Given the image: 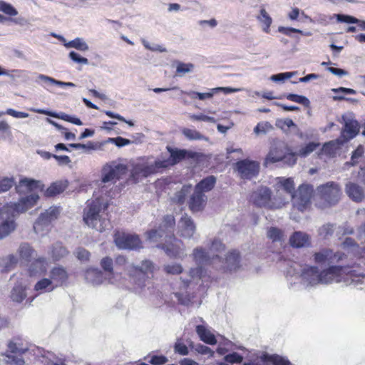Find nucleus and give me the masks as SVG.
Segmentation results:
<instances>
[{
	"label": "nucleus",
	"mask_w": 365,
	"mask_h": 365,
	"mask_svg": "<svg viewBox=\"0 0 365 365\" xmlns=\"http://www.w3.org/2000/svg\"><path fill=\"white\" fill-rule=\"evenodd\" d=\"M39 196L30 194L21 197L16 202L6 203L0 207V240L11 235L17 227L16 219L37 203Z\"/></svg>",
	"instance_id": "nucleus-1"
},
{
	"label": "nucleus",
	"mask_w": 365,
	"mask_h": 365,
	"mask_svg": "<svg viewBox=\"0 0 365 365\" xmlns=\"http://www.w3.org/2000/svg\"><path fill=\"white\" fill-rule=\"evenodd\" d=\"M166 150L170 153L169 158L163 160H157L158 165H160L162 171L166 168L177 165L183 160L195 159L198 155L197 152L173 148L170 145L166 147Z\"/></svg>",
	"instance_id": "nucleus-2"
},
{
	"label": "nucleus",
	"mask_w": 365,
	"mask_h": 365,
	"mask_svg": "<svg viewBox=\"0 0 365 365\" xmlns=\"http://www.w3.org/2000/svg\"><path fill=\"white\" fill-rule=\"evenodd\" d=\"M317 195L329 207L336 205L341 195L339 185L329 181L317 187Z\"/></svg>",
	"instance_id": "nucleus-3"
},
{
	"label": "nucleus",
	"mask_w": 365,
	"mask_h": 365,
	"mask_svg": "<svg viewBox=\"0 0 365 365\" xmlns=\"http://www.w3.org/2000/svg\"><path fill=\"white\" fill-rule=\"evenodd\" d=\"M175 227V220L173 215H166L163 217L162 222L157 229H152L148 232V237L150 240L157 238L175 239L174 231Z\"/></svg>",
	"instance_id": "nucleus-4"
},
{
	"label": "nucleus",
	"mask_w": 365,
	"mask_h": 365,
	"mask_svg": "<svg viewBox=\"0 0 365 365\" xmlns=\"http://www.w3.org/2000/svg\"><path fill=\"white\" fill-rule=\"evenodd\" d=\"M259 163L250 159H242L235 164V170L241 179L250 180L256 178L259 173Z\"/></svg>",
	"instance_id": "nucleus-5"
},
{
	"label": "nucleus",
	"mask_w": 365,
	"mask_h": 365,
	"mask_svg": "<svg viewBox=\"0 0 365 365\" xmlns=\"http://www.w3.org/2000/svg\"><path fill=\"white\" fill-rule=\"evenodd\" d=\"M101 211V205L99 202H92L84 210L83 221L90 227L103 232L105 229L100 223V212Z\"/></svg>",
	"instance_id": "nucleus-6"
},
{
	"label": "nucleus",
	"mask_w": 365,
	"mask_h": 365,
	"mask_svg": "<svg viewBox=\"0 0 365 365\" xmlns=\"http://www.w3.org/2000/svg\"><path fill=\"white\" fill-rule=\"evenodd\" d=\"M114 242L120 250H139L143 247L140 239L135 234L124 232L115 234Z\"/></svg>",
	"instance_id": "nucleus-7"
},
{
	"label": "nucleus",
	"mask_w": 365,
	"mask_h": 365,
	"mask_svg": "<svg viewBox=\"0 0 365 365\" xmlns=\"http://www.w3.org/2000/svg\"><path fill=\"white\" fill-rule=\"evenodd\" d=\"M159 172H162V170L160 165H158V160H155L151 164L148 163L135 164L131 170L130 176L135 182H138Z\"/></svg>",
	"instance_id": "nucleus-8"
},
{
	"label": "nucleus",
	"mask_w": 365,
	"mask_h": 365,
	"mask_svg": "<svg viewBox=\"0 0 365 365\" xmlns=\"http://www.w3.org/2000/svg\"><path fill=\"white\" fill-rule=\"evenodd\" d=\"M127 167L121 163H113L111 164L105 165L101 170V182L107 183L109 182L116 181L120 177L125 174Z\"/></svg>",
	"instance_id": "nucleus-9"
},
{
	"label": "nucleus",
	"mask_w": 365,
	"mask_h": 365,
	"mask_svg": "<svg viewBox=\"0 0 365 365\" xmlns=\"http://www.w3.org/2000/svg\"><path fill=\"white\" fill-rule=\"evenodd\" d=\"M314 192V187L309 184H302L297 190V195L294 196L295 204L299 210H304L310 203L311 197Z\"/></svg>",
	"instance_id": "nucleus-10"
},
{
	"label": "nucleus",
	"mask_w": 365,
	"mask_h": 365,
	"mask_svg": "<svg viewBox=\"0 0 365 365\" xmlns=\"http://www.w3.org/2000/svg\"><path fill=\"white\" fill-rule=\"evenodd\" d=\"M240 254L236 250L230 251L222 262V268L225 272H236L240 267Z\"/></svg>",
	"instance_id": "nucleus-11"
},
{
	"label": "nucleus",
	"mask_w": 365,
	"mask_h": 365,
	"mask_svg": "<svg viewBox=\"0 0 365 365\" xmlns=\"http://www.w3.org/2000/svg\"><path fill=\"white\" fill-rule=\"evenodd\" d=\"M342 122L344 123V130L346 132L349 138L356 137L359 132V124L356 120L354 119L353 113H348L342 115Z\"/></svg>",
	"instance_id": "nucleus-12"
},
{
	"label": "nucleus",
	"mask_w": 365,
	"mask_h": 365,
	"mask_svg": "<svg viewBox=\"0 0 365 365\" xmlns=\"http://www.w3.org/2000/svg\"><path fill=\"white\" fill-rule=\"evenodd\" d=\"M61 212L60 207L52 206L41 213L34 224V229L37 225H48L51 222L56 220Z\"/></svg>",
	"instance_id": "nucleus-13"
},
{
	"label": "nucleus",
	"mask_w": 365,
	"mask_h": 365,
	"mask_svg": "<svg viewBox=\"0 0 365 365\" xmlns=\"http://www.w3.org/2000/svg\"><path fill=\"white\" fill-rule=\"evenodd\" d=\"M271 194L269 188L263 187L252 193L251 200L257 207H265L271 199Z\"/></svg>",
	"instance_id": "nucleus-14"
},
{
	"label": "nucleus",
	"mask_w": 365,
	"mask_h": 365,
	"mask_svg": "<svg viewBox=\"0 0 365 365\" xmlns=\"http://www.w3.org/2000/svg\"><path fill=\"white\" fill-rule=\"evenodd\" d=\"M289 245L294 248L308 247L311 246V237L302 231L294 232L289 240Z\"/></svg>",
	"instance_id": "nucleus-15"
},
{
	"label": "nucleus",
	"mask_w": 365,
	"mask_h": 365,
	"mask_svg": "<svg viewBox=\"0 0 365 365\" xmlns=\"http://www.w3.org/2000/svg\"><path fill=\"white\" fill-rule=\"evenodd\" d=\"M319 273L317 266H309L302 269L301 277L307 285L314 286L320 282Z\"/></svg>",
	"instance_id": "nucleus-16"
},
{
	"label": "nucleus",
	"mask_w": 365,
	"mask_h": 365,
	"mask_svg": "<svg viewBox=\"0 0 365 365\" xmlns=\"http://www.w3.org/2000/svg\"><path fill=\"white\" fill-rule=\"evenodd\" d=\"M179 226L181 236L185 238H191L195 232L196 227L194 221L187 214L182 216L179 222Z\"/></svg>",
	"instance_id": "nucleus-17"
},
{
	"label": "nucleus",
	"mask_w": 365,
	"mask_h": 365,
	"mask_svg": "<svg viewBox=\"0 0 365 365\" xmlns=\"http://www.w3.org/2000/svg\"><path fill=\"white\" fill-rule=\"evenodd\" d=\"M345 191L349 198L354 202H359L365 198L364 188L356 182H348L346 183Z\"/></svg>",
	"instance_id": "nucleus-18"
},
{
	"label": "nucleus",
	"mask_w": 365,
	"mask_h": 365,
	"mask_svg": "<svg viewBox=\"0 0 365 365\" xmlns=\"http://www.w3.org/2000/svg\"><path fill=\"white\" fill-rule=\"evenodd\" d=\"M205 198L206 197L204 193L194 189L188 202L190 210L192 212H197L202 210L205 205L204 203L205 202Z\"/></svg>",
	"instance_id": "nucleus-19"
},
{
	"label": "nucleus",
	"mask_w": 365,
	"mask_h": 365,
	"mask_svg": "<svg viewBox=\"0 0 365 365\" xmlns=\"http://www.w3.org/2000/svg\"><path fill=\"white\" fill-rule=\"evenodd\" d=\"M68 180H58L52 182L45 190L44 195L46 197H53L62 193L68 187Z\"/></svg>",
	"instance_id": "nucleus-20"
},
{
	"label": "nucleus",
	"mask_w": 365,
	"mask_h": 365,
	"mask_svg": "<svg viewBox=\"0 0 365 365\" xmlns=\"http://www.w3.org/2000/svg\"><path fill=\"white\" fill-rule=\"evenodd\" d=\"M50 279L54 282H56L57 284L55 286L56 287L58 285H62L68 278V274L66 269L62 266L55 267L50 272Z\"/></svg>",
	"instance_id": "nucleus-21"
},
{
	"label": "nucleus",
	"mask_w": 365,
	"mask_h": 365,
	"mask_svg": "<svg viewBox=\"0 0 365 365\" xmlns=\"http://www.w3.org/2000/svg\"><path fill=\"white\" fill-rule=\"evenodd\" d=\"M43 185L41 183L39 180H36L34 179L31 178H24L20 180L18 185H16L15 188L17 192H22L21 188L23 187H25L27 188L28 190H33L35 189L40 188L41 190H43Z\"/></svg>",
	"instance_id": "nucleus-22"
},
{
	"label": "nucleus",
	"mask_w": 365,
	"mask_h": 365,
	"mask_svg": "<svg viewBox=\"0 0 365 365\" xmlns=\"http://www.w3.org/2000/svg\"><path fill=\"white\" fill-rule=\"evenodd\" d=\"M196 332L199 336L201 341L210 345H215L217 344L215 336L210 332L204 325H197Z\"/></svg>",
	"instance_id": "nucleus-23"
},
{
	"label": "nucleus",
	"mask_w": 365,
	"mask_h": 365,
	"mask_svg": "<svg viewBox=\"0 0 365 365\" xmlns=\"http://www.w3.org/2000/svg\"><path fill=\"white\" fill-rule=\"evenodd\" d=\"M86 281L93 285L103 283L104 277L103 272L98 268H89L85 273Z\"/></svg>",
	"instance_id": "nucleus-24"
},
{
	"label": "nucleus",
	"mask_w": 365,
	"mask_h": 365,
	"mask_svg": "<svg viewBox=\"0 0 365 365\" xmlns=\"http://www.w3.org/2000/svg\"><path fill=\"white\" fill-rule=\"evenodd\" d=\"M216 180L217 178L215 176L208 175L202 179L198 183H197L194 189L202 193H204L205 192H209L215 187Z\"/></svg>",
	"instance_id": "nucleus-25"
},
{
	"label": "nucleus",
	"mask_w": 365,
	"mask_h": 365,
	"mask_svg": "<svg viewBox=\"0 0 365 365\" xmlns=\"http://www.w3.org/2000/svg\"><path fill=\"white\" fill-rule=\"evenodd\" d=\"M47 262L45 257H38L31 262L29 266V272L30 275H36L46 271Z\"/></svg>",
	"instance_id": "nucleus-26"
},
{
	"label": "nucleus",
	"mask_w": 365,
	"mask_h": 365,
	"mask_svg": "<svg viewBox=\"0 0 365 365\" xmlns=\"http://www.w3.org/2000/svg\"><path fill=\"white\" fill-rule=\"evenodd\" d=\"M50 254L53 260L57 262L65 257L68 254V251L61 242H57L51 247Z\"/></svg>",
	"instance_id": "nucleus-27"
},
{
	"label": "nucleus",
	"mask_w": 365,
	"mask_h": 365,
	"mask_svg": "<svg viewBox=\"0 0 365 365\" xmlns=\"http://www.w3.org/2000/svg\"><path fill=\"white\" fill-rule=\"evenodd\" d=\"M341 270L338 266H331L327 269L323 270L319 273L320 282L319 284H329L331 283L336 274Z\"/></svg>",
	"instance_id": "nucleus-28"
},
{
	"label": "nucleus",
	"mask_w": 365,
	"mask_h": 365,
	"mask_svg": "<svg viewBox=\"0 0 365 365\" xmlns=\"http://www.w3.org/2000/svg\"><path fill=\"white\" fill-rule=\"evenodd\" d=\"M193 258L197 265L208 264L211 262V257L205 249L197 247L193 250Z\"/></svg>",
	"instance_id": "nucleus-29"
},
{
	"label": "nucleus",
	"mask_w": 365,
	"mask_h": 365,
	"mask_svg": "<svg viewBox=\"0 0 365 365\" xmlns=\"http://www.w3.org/2000/svg\"><path fill=\"white\" fill-rule=\"evenodd\" d=\"M192 187L191 185H184L181 190L176 192L172 197V201L180 205L184 204L186 197L192 192Z\"/></svg>",
	"instance_id": "nucleus-30"
},
{
	"label": "nucleus",
	"mask_w": 365,
	"mask_h": 365,
	"mask_svg": "<svg viewBox=\"0 0 365 365\" xmlns=\"http://www.w3.org/2000/svg\"><path fill=\"white\" fill-rule=\"evenodd\" d=\"M20 257L26 262H31L36 256V252L26 242L21 243L19 248Z\"/></svg>",
	"instance_id": "nucleus-31"
},
{
	"label": "nucleus",
	"mask_w": 365,
	"mask_h": 365,
	"mask_svg": "<svg viewBox=\"0 0 365 365\" xmlns=\"http://www.w3.org/2000/svg\"><path fill=\"white\" fill-rule=\"evenodd\" d=\"M284 153V147H283V148H279V147L272 148L265 158L264 164L267 165L269 163H275L277 162H280Z\"/></svg>",
	"instance_id": "nucleus-32"
},
{
	"label": "nucleus",
	"mask_w": 365,
	"mask_h": 365,
	"mask_svg": "<svg viewBox=\"0 0 365 365\" xmlns=\"http://www.w3.org/2000/svg\"><path fill=\"white\" fill-rule=\"evenodd\" d=\"M26 297V287L20 283H16L14 286L11 298L14 302H21Z\"/></svg>",
	"instance_id": "nucleus-33"
},
{
	"label": "nucleus",
	"mask_w": 365,
	"mask_h": 365,
	"mask_svg": "<svg viewBox=\"0 0 365 365\" xmlns=\"http://www.w3.org/2000/svg\"><path fill=\"white\" fill-rule=\"evenodd\" d=\"M173 65H175L176 75L182 76L186 73H192L194 71L195 65L192 63H184L180 61H175Z\"/></svg>",
	"instance_id": "nucleus-34"
},
{
	"label": "nucleus",
	"mask_w": 365,
	"mask_h": 365,
	"mask_svg": "<svg viewBox=\"0 0 365 365\" xmlns=\"http://www.w3.org/2000/svg\"><path fill=\"white\" fill-rule=\"evenodd\" d=\"M66 48H73L79 51H87L89 50V46L83 38L77 37L67 43H64Z\"/></svg>",
	"instance_id": "nucleus-35"
},
{
	"label": "nucleus",
	"mask_w": 365,
	"mask_h": 365,
	"mask_svg": "<svg viewBox=\"0 0 365 365\" xmlns=\"http://www.w3.org/2000/svg\"><path fill=\"white\" fill-rule=\"evenodd\" d=\"M55 287H56L53 285V282L51 279L43 278L36 283L34 289L37 292L43 293L46 292H51L55 289Z\"/></svg>",
	"instance_id": "nucleus-36"
},
{
	"label": "nucleus",
	"mask_w": 365,
	"mask_h": 365,
	"mask_svg": "<svg viewBox=\"0 0 365 365\" xmlns=\"http://www.w3.org/2000/svg\"><path fill=\"white\" fill-rule=\"evenodd\" d=\"M130 276L133 279L134 283L140 287L145 286V282L148 277V275L144 274L141 269L133 268L130 271Z\"/></svg>",
	"instance_id": "nucleus-37"
},
{
	"label": "nucleus",
	"mask_w": 365,
	"mask_h": 365,
	"mask_svg": "<svg viewBox=\"0 0 365 365\" xmlns=\"http://www.w3.org/2000/svg\"><path fill=\"white\" fill-rule=\"evenodd\" d=\"M38 78L44 81L45 83H51L59 87H75L76 84L72 82H64L59 80H56L44 74H39Z\"/></svg>",
	"instance_id": "nucleus-38"
},
{
	"label": "nucleus",
	"mask_w": 365,
	"mask_h": 365,
	"mask_svg": "<svg viewBox=\"0 0 365 365\" xmlns=\"http://www.w3.org/2000/svg\"><path fill=\"white\" fill-rule=\"evenodd\" d=\"M158 247L163 250L166 255L170 257H178L181 253L180 247L173 243L161 244Z\"/></svg>",
	"instance_id": "nucleus-39"
},
{
	"label": "nucleus",
	"mask_w": 365,
	"mask_h": 365,
	"mask_svg": "<svg viewBox=\"0 0 365 365\" xmlns=\"http://www.w3.org/2000/svg\"><path fill=\"white\" fill-rule=\"evenodd\" d=\"M297 155H298V153L292 152L289 147L284 146V153L281 161L284 162V163L287 165L292 166L297 163Z\"/></svg>",
	"instance_id": "nucleus-40"
},
{
	"label": "nucleus",
	"mask_w": 365,
	"mask_h": 365,
	"mask_svg": "<svg viewBox=\"0 0 365 365\" xmlns=\"http://www.w3.org/2000/svg\"><path fill=\"white\" fill-rule=\"evenodd\" d=\"M364 154V147L359 145L352 153L351 160L346 162V165L349 166H356L359 163V159L363 157Z\"/></svg>",
	"instance_id": "nucleus-41"
},
{
	"label": "nucleus",
	"mask_w": 365,
	"mask_h": 365,
	"mask_svg": "<svg viewBox=\"0 0 365 365\" xmlns=\"http://www.w3.org/2000/svg\"><path fill=\"white\" fill-rule=\"evenodd\" d=\"M182 133L185 135V137L190 140H203L205 141H208L209 140L207 137L203 135L196 130L184 128Z\"/></svg>",
	"instance_id": "nucleus-42"
},
{
	"label": "nucleus",
	"mask_w": 365,
	"mask_h": 365,
	"mask_svg": "<svg viewBox=\"0 0 365 365\" xmlns=\"http://www.w3.org/2000/svg\"><path fill=\"white\" fill-rule=\"evenodd\" d=\"M275 125L277 128L281 129L283 133L287 135L289 129H292V127H296V123L290 118H280L277 119Z\"/></svg>",
	"instance_id": "nucleus-43"
},
{
	"label": "nucleus",
	"mask_w": 365,
	"mask_h": 365,
	"mask_svg": "<svg viewBox=\"0 0 365 365\" xmlns=\"http://www.w3.org/2000/svg\"><path fill=\"white\" fill-rule=\"evenodd\" d=\"M18 262L16 257L9 255L7 257L0 259V266L3 267V271H9Z\"/></svg>",
	"instance_id": "nucleus-44"
},
{
	"label": "nucleus",
	"mask_w": 365,
	"mask_h": 365,
	"mask_svg": "<svg viewBox=\"0 0 365 365\" xmlns=\"http://www.w3.org/2000/svg\"><path fill=\"white\" fill-rule=\"evenodd\" d=\"M267 236L272 242H282L284 240V232L276 227H269Z\"/></svg>",
	"instance_id": "nucleus-45"
},
{
	"label": "nucleus",
	"mask_w": 365,
	"mask_h": 365,
	"mask_svg": "<svg viewBox=\"0 0 365 365\" xmlns=\"http://www.w3.org/2000/svg\"><path fill=\"white\" fill-rule=\"evenodd\" d=\"M320 145L319 143L317 142H309L307 143L304 147L299 150L298 155L302 158H306L314 152Z\"/></svg>",
	"instance_id": "nucleus-46"
},
{
	"label": "nucleus",
	"mask_w": 365,
	"mask_h": 365,
	"mask_svg": "<svg viewBox=\"0 0 365 365\" xmlns=\"http://www.w3.org/2000/svg\"><path fill=\"white\" fill-rule=\"evenodd\" d=\"M285 98L289 101L299 103L306 108H309L310 106V101L309 98L304 96L295 93H288L285 96Z\"/></svg>",
	"instance_id": "nucleus-47"
},
{
	"label": "nucleus",
	"mask_w": 365,
	"mask_h": 365,
	"mask_svg": "<svg viewBox=\"0 0 365 365\" xmlns=\"http://www.w3.org/2000/svg\"><path fill=\"white\" fill-rule=\"evenodd\" d=\"M332 257V251L329 249H324L314 255V259L317 263H324Z\"/></svg>",
	"instance_id": "nucleus-48"
},
{
	"label": "nucleus",
	"mask_w": 365,
	"mask_h": 365,
	"mask_svg": "<svg viewBox=\"0 0 365 365\" xmlns=\"http://www.w3.org/2000/svg\"><path fill=\"white\" fill-rule=\"evenodd\" d=\"M14 185H16L14 177L0 178V193L9 191Z\"/></svg>",
	"instance_id": "nucleus-49"
},
{
	"label": "nucleus",
	"mask_w": 365,
	"mask_h": 365,
	"mask_svg": "<svg viewBox=\"0 0 365 365\" xmlns=\"http://www.w3.org/2000/svg\"><path fill=\"white\" fill-rule=\"evenodd\" d=\"M100 264L103 271L107 274H113L115 273L114 263L112 258L110 257H105L102 258Z\"/></svg>",
	"instance_id": "nucleus-50"
},
{
	"label": "nucleus",
	"mask_w": 365,
	"mask_h": 365,
	"mask_svg": "<svg viewBox=\"0 0 365 365\" xmlns=\"http://www.w3.org/2000/svg\"><path fill=\"white\" fill-rule=\"evenodd\" d=\"M0 11L11 17L18 14V11L11 4L2 0L0 1Z\"/></svg>",
	"instance_id": "nucleus-51"
},
{
	"label": "nucleus",
	"mask_w": 365,
	"mask_h": 365,
	"mask_svg": "<svg viewBox=\"0 0 365 365\" xmlns=\"http://www.w3.org/2000/svg\"><path fill=\"white\" fill-rule=\"evenodd\" d=\"M274 130L273 125L268 121L260 122L254 128V133L257 135L266 134Z\"/></svg>",
	"instance_id": "nucleus-52"
},
{
	"label": "nucleus",
	"mask_w": 365,
	"mask_h": 365,
	"mask_svg": "<svg viewBox=\"0 0 365 365\" xmlns=\"http://www.w3.org/2000/svg\"><path fill=\"white\" fill-rule=\"evenodd\" d=\"M278 31L279 33L283 34L289 37H294V34H300L304 35V36H309L310 34L309 32L304 33L303 31L298 29H295V28H292V27H284V26H279Z\"/></svg>",
	"instance_id": "nucleus-53"
},
{
	"label": "nucleus",
	"mask_w": 365,
	"mask_h": 365,
	"mask_svg": "<svg viewBox=\"0 0 365 365\" xmlns=\"http://www.w3.org/2000/svg\"><path fill=\"white\" fill-rule=\"evenodd\" d=\"M226 363L229 364H241L244 359V357L240 354L233 351L228 354L225 355L223 358Z\"/></svg>",
	"instance_id": "nucleus-54"
},
{
	"label": "nucleus",
	"mask_w": 365,
	"mask_h": 365,
	"mask_svg": "<svg viewBox=\"0 0 365 365\" xmlns=\"http://www.w3.org/2000/svg\"><path fill=\"white\" fill-rule=\"evenodd\" d=\"M295 73L296 72H284L273 74L270 76V80L276 83L284 82L285 80L292 78Z\"/></svg>",
	"instance_id": "nucleus-55"
},
{
	"label": "nucleus",
	"mask_w": 365,
	"mask_h": 365,
	"mask_svg": "<svg viewBox=\"0 0 365 365\" xmlns=\"http://www.w3.org/2000/svg\"><path fill=\"white\" fill-rule=\"evenodd\" d=\"M336 21L339 23H346L353 24L358 22V19L348 14H334Z\"/></svg>",
	"instance_id": "nucleus-56"
},
{
	"label": "nucleus",
	"mask_w": 365,
	"mask_h": 365,
	"mask_svg": "<svg viewBox=\"0 0 365 365\" xmlns=\"http://www.w3.org/2000/svg\"><path fill=\"white\" fill-rule=\"evenodd\" d=\"M334 232V224L327 223L326 225H322L319 229V234L324 238H327L329 236H331Z\"/></svg>",
	"instance_id": "nucleus-57"
},
{
	"label": "nucleus",
	"mask_w": 365,
	"mask_h": 365,
	"mask_svg": "<svg viewBox=\"0 0 365 365\" xmlns=\"http://www.w3.org/2000/svg\"><path fill=\"white\" fill-rule=\"evenodd\" d=\"M174 351L182 356H186L189 354L187 346L180 339H178L175 343Z\"/></svg>",
	"instance_id": "nucleus-58"
},
{
	"label": "nucleus",
	"mask_w": 365,
	"mask_h": 365,
	"mask_svg": "<svg viewBox=\"0 0 365 365\" xmlns=\"http://www.w3.org/2000/svg\"><path fill=\"white\" fill-rule=\"evenodd\" d=\"M175 297L181 305L188 307L192 302V297L187 293L176 292Z\"/></svg>",
	"instance_id": "nucleus-59"
},
{
	"label": "nucleus",
	"mask_w": 365,
	"mask_h": 365,
	"mask_svg": "<svg viewBox=\"0 0 365 365\" xmlns=\"http://www.w3.org/2000/svg\"><path fill=\"white\" fill-rule=\"evenodd\" d=\"M133 268L135 269H141L144 274L148 275L149 273L153 272V264L150 260H144L140 265L134 266Z\"/></svg>",
	"instance_id": "nucleus-60"
},
{
	"label": "nucleus",
	"mask_w": 365,
	"mask_h": 365,
	"mask_svg": "<svg viewBox=\"0 0 365 365\" xmlns=\"http://www.w3.org/2000/svg\"><path fill=\"white\" fill-rule=\"evenodd\" d=\"M163 269L170 274H179L182 272L181 264L178 263L165 265Z\"/></svg>",
	"instance_id": "nucleus-61"
},
{
	"label": "nucleus",
	"mask_w": 365,
	"mask_h": 365,
	"mask_svg": "<svg viewBox=\"0 0 365 365\" xmlns=\"http://www.w3.org/2000/svg\"><path fill=\"white\" fill-rule=\"evenodd\" d=\"M260 15H261L260 21L262 22H263L264 24V25L266 26V28L264 29V31L266 33H268L269 31V27L272 22V19L270 17V16L267 14V12L266 11V10L264 9H262L260 10Z\"/></svg>",
	"instance_id": "nucleus-62"
},
{
	"label": "nucleus",
	"mask_w": 365,
	"mask_h": 365,
	"mask_svg": "<svg viewBox=\"0 0 365 365\" xmlns=\"http://www.w3.org/2000/svg\"><path fill=\"white\" fill-rule=\"evenodd\" d=\"M68 57L71 61L76 63L87 65L89 63L88 58L81 56L78 53L74 51L69 52Z\"/></svg>",
	"instance_id": "nucleus-63"
},
{
	"label": "nucleus",
	"mask_w": 365,
	"mask_h": 365,
	"mask_svg": "<svg viewBox=\"0 0 365 365\" xmlns=\"http://www.w3.org/2000/svg\"><path fill=\"white\" fill-rule=\"evenodd\" d=\"M281 185L287 193L291 194L292 195V197H294L293 194L294 192V181L292 180V178H289L284 179L281 182Z\"/></svg>",
	"instance_id": "nucleus-64"
}]
</instances>
